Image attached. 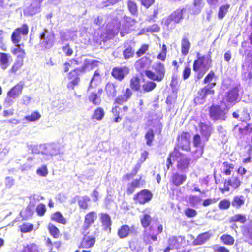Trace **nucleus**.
<instances>
[{
    "instance_id": "f257e3e1",
    "label": "nucleus",
    "mask_w": 252,
    "mask_h": 252,
    "mask_svg": "<svg viewBox=\"0 0 252 252\" xmlns=\"http://www.w3.org/2000/svg\"><path fill=\"white\" fill-rule=\"evenodd\" d=\"M140 220L142 226L145 229L143 234L144 242L146 244H149L153 241H157L158 235L163 232V225L161 224H156L151 226L152 218L148 214L142 216Z\"/></svg>"
},
{
    "instance_id": "f03ea898",
    "label": "nucleus",
    "mask_w": 252,
    "mask_h": 252,
    "mask_svg": "<svg viewBox=\"0 0 252 252\" xmlns=\"http://www.w3.org/2000/svg\"><path fill=\"white\" fill-rule=\"evenodd\" d=\"M173 161H177L176 167L180 171H185L187 169L190 164L191 159L186 154L179 151V148L175 147L173 151L170 152L167 158L166 168L168 170L171 167Z\"/></svg>"
},
{
    "instance_id": "7ed1b4c3",
    "label": "nucleus",
    "mask_w": 252,
    "mask_h": 252,
    "mask_svg": "<svg viewBox=\"0 0 252 252\" xmlns=\"http://www.w3.org/2000/svg\"><path fill=\"white\" fill-rule=\"evenodd\" d=\"M197 59L193 62V70L196 74L195 78L200 80L205 74L206 72L212 66V59L210 57L205 55L201 56L200 53H197Z\"/></svg>"
},
{
    "instance_id": "20e7f679",
    "label": "nucleus",
    "mask_w": 252,
    "mask_h": 252,
    "mask_svg": "<svg viewBox=\"0 0 252 252\" xmlns=\"http://www.w3.org/2000/svg\"><path fill=\"white\" fill-rule=\"evenodd\" d=\"M146 76L150 81L161 82L165 76V64L160 61H157L152 66V70L146 69L144 71Z\"/></svg>"
},
{
    "instance_id": "39448f33",
    "label": "nucleus",
    "mask_w": 252,
    "mask_h": 252,
    "mask_svg": "<svg viewBox=\"0 0 252 252\" xmlns=\"http://www.w3.org/2000/svg\"><path fill=\"white\" fill-rule=\"evenodd\" d=\"M129 86L132 90L144 93L154 90L157 87V84L151 81H147L141 86L140 78L138 76H135L130 79Z\"/></svg>"
},
{
    "instance_id": "423d86ee",
    "label": "nucleus",
    "mask_w": 252,
    "mask_h": 252,
    "mask_svg": "<svg viewBox=\"0 0 252 252\" xmlns=\"http://www.w3.org/2000/svg\"><path fill=\"white\" fill-rule=\"evenodd\" d=\"M86 72V65H82L68 72L67 78L70 81L67 84L69 89L74 90L76 86H78L80 81V77Z\"/></svg>"
},
{
    "instance_id": "0eeeda50",
    "label": "nucleus",
    "mask_w": 252,
    "mask_h": 252,
    "mask_svg": "<svg viewBox=\"0 0 252 252\" xmlns=\"http://www.w3.org/2000/svg\"><path fill=\"white\" fill-rule=\"evenodd\" d=\"M216 85V83L214 82L200 88L197 92L194 98L195 103L203 104L205 102L206 97L208 95H214L215 92L213 89V87H215Z\"/></svg>"
},
{
    "instance_id": "6e6552de",
    "label": "nucleus",
    "mask_w": 252,
    "mask_h": 252,
    "mask_svg": "<svg viewBox=\"0 0 252 252\" xmlns=\"http://www.w3.org/2000/svg\"><path fill=\"white\" fill-rule=\"evenodd\" d=\"M153 194L147 189H143L136 193L133 197V200L135 205H144L149 203L152 199Z\"/></svg>"
},
{
    "instance_id": "1a4fd4ad",
    "label": "nucleus",
    "mask_w": 252,
    "mask_h": 252,
    "mask_svg": "<svg viewBox=\"0 0 252 252\" xmlns=\"http://www.w3.org/2000/svg\"><path fill=\"white\" fill-rule=\"evenodd\" d=\"M24 85V82L20 81L8 91L4 101V104L7 105H12L13 99L18 97L22 93Z\"/></svg>"
},
{
    "instance_id": "9d476101",
    "label": "nucleus",
    "mask_w": 252,
    "mask_h": 252,
    "mask_svg": "<svg viewBox=\"0 0 252 252\" xmlns=\"http://www.w3.org/2000/svg\"><path fill=\"white\" fill-rule=\"evenodd\" d=\"M186 11L185 8H178L174 10L166 18L164 19L163 22L167 27H168L172 22L174 24H179L184 19V13Z\"/></svg>"
},
{
    "instance_id": "9b49d317",
    "label": "nucleus",
    "mask_w": 252,
    "mask_h": 252,
    "mask_svg": "<svg viewBox=\"0 0 252 252\" xmlns=\"http://www.w3.org/2000/svg\"><path fill=\"white\" fill-rule=\"evenodd\" d=\"M99 229L96 228L94 232V235L89 236V232L84 233L78 248L79 249H89L94 247L96 242V236L99 233Z\"/></svg>"
},
{
    "instance_id": "f8f14e48",
    "label": "nucleus",
    "mask_w": 252,
    "mask_h": 252,
    "mask_svg": "<svg viewBox=\"0 0 252 252\" xmlns=\"http://www.w3.org/2000/svg\"><path fill=\"white\" fill-rule=\"evenodd\" d=\"M210 117L214 121L225 120L226 118V112L219 105H212L209 108Z\"/></svg>"
},
{
    "instance_id": "ddd939ff",
    "label": "nucleus",
    "mask_w": 252,
    "mask_h": 252,
    "mask_svg": "<svg viewBox=\"0 0 252 252\" xmlns=\"http://www.w3.org/2000/svg\"><path fill=\"white\" fill-rule=\"evenodd\" d=\"M191 135L188 132L182 131L177 136V141L179 144L178 148L186 152H190V139Z\"/></svg>"
},
{
    "instance_id": "4468645a",
    "label": "nucleus",
    "mask_w": 252,
    "mask_h": 252,
    "mask_svg": "<svg viewBox=\"0 0 252 252\" xmlns=\"http://www.w3.org/2000/svg\"><path fill=\"white\" fill-rule=\"evenodd\" d=\"M138 233V228L135 225L129 226L127 224L122 225L117 230V234L118 237L123 239L126 238L130 235H136Z\"/></svg>"
},
{
    "instance_id": "2eb2a0df",
    "label": "nucleus",
    "mask_w": 252,
    "mask_h": 252,
    "mask_svg": "<svg viewBox=\"0 0 252 252\" xmlns=\"http://www.w3.org/2000/svg\"><path fill=\"white\" fill-rule=\"evenodd\" d=\"M146 182L142 176H139L131 182L128 183L126 189V193L128 195L133 194L137 189H140L144 187L146 185Z\"/></svg>"
},
{
    "instance_id": "dca6fc26",
    "label": "nucleus",
    "mask_w": 252,
    "mask_h": 252,
    "mask_svg": "<svg viewBox=\"0 0 252 252\" xmlns=\"http://www.w3.org/2000/svg\"><path fill=\"white\" fill-rule=\"evenodd\" d=\"M29 32V27L27 24H23L21 27L17 28L12 32L11 36V39L13 44L15 45L19 44L21 40V35H27Z\"/></svg>"
},
{
    "instance_id": "f3484780",
    "label": "nucleus",
    "mask_w": 252,
    "mask_h": 252,
    "mask_svg": "<svg viewBox=\"0 0 252 252\" xmlns=\"http://www.w3.org/2000/svg\"><path fill=\"white\" fill-rule=\"evenodd\" d=\"M129 72L130 70L126 66H116L112 68L111 75L115 80L121 82L129 73Z\"/></svg>"
},
{
    "instance_id": "a211bd4d",
    "label": "nucleus",
    "mask_w": 252,
    "mask_h": 252,
    "mask_svg": "<svg viewBox=\"0 0 252 252\" xmlns=\"http://www.w3.org/2000/svg\"><path fill=\"white\" fill-rule=\"evenodd\" d=\"M97 219V214L95 211L88 212L84 216V223L81 230L82 233L86 232Z\"/></svg>"
},
{
    "instance_id": "6ab92c4d",
    "label": "nucleus",
    "mask_w": 252,
    "mask_h": 252,
    "mask_svg": "<svg viewBox=\"0 0 252 252\" xmlns=\"http://www.w3.org/2000/svg\"><path fill=\"white\" fill-rule=\"evenodd\" d=\"M129 111V107L126 105L120 107L118 105H115L112 107L111 113L114 117V122L118 123L122 120L123 116L126 115Z\"/></svg>"
},
{
    "instance_id": "aec40b11",
    "label": "nucleus",
    "mask_w": 252,
    "mask_h": 252,
    "mask_svg": "<svg viewBox=\"0 0 252 252\" xmlns=\"http://www.w3.org/2000/svg\"><path fill=\"white\" fill-rule=\"evenodd\" d=\"M241 184V181L239 177H232L231 178L228 179L227 180H225L224 182L223 188H220V191L224 193L225 192H228L230 190L229 187L231 186L233 189H236L238 188Z\"/></svg>"
},
{
    "instance_id": "412c9836",
    "label": "nucleus",
    "mask_w": 252,
    "mask_h": 252,
    "mask_svg": "<svg viewBox=\"0 0 252 252\" xmlns=\"http://www.w3.org/2000/svg\"><path fill=\"white\" fill-rule=\"evenodd\" d=\"M238 128L236 133V136L239 138L249 139V137L252 135V127L250 123L247 124L244 127H241L239 125L235 126V129Z\"/></svg>"
},
{
    "instance_id": "4be33fe9",
    "label": "nucleus",
    "mask_w": 252,
    "mask_h": 252,
    "mask_svg": "<svg viewBox=\"0 0 252 252\" xmlns=\"http://www.w3.org/2000/svg\"><path fill=\"white\" fill-rule=\"evenodd\" d=\"M241 232L244 242L249 246H252V219L250 220L248 225L242 227Z\"/></svg>"
},
{
    "instance_id": "5701e85b",
    "label": "nucleus",
    "mask_w": 252,
    "mask_h": 252,
    "mask_svg": "<svg viewBox=\"0 0 252 252\" xmlns=\"http://www.w3.org/2000/svg\"><path fill=\"white\" fill-rule=\"evenodd\" d=\"M198 126L200 129V132L203 139V142H208L212 132L211 126L204 122H200L198 124Z\"/></svg>"
},
{
    "instance_id": "b1692460",
    "label": "nucleus",
    "mask_w": 252,
    "mask_h": 252,
    "mask_svg": "<svg viewBox=\"0 0 252 252\" xmlns=\"http://www.w3.org/2000/svg\"><path fill=\"white\" fill-rule=\"evenodd\" d=\"M226 101L231 104H235L239 101V90L237 88H233L225 94Z\"/></svg>"
},
{
    "instance_id": "393cba45",
    "label": "nucleus",
    "mask_w": 252,
    "mask_h": 252,
    "mask_svg": "<svg viewBox=\"0 0 252 252\" xmlns=\"http://www.w3.org/2000/svg\"><path fill=\"white\" fill-rule=\"evenodd\" d=\"M186 179L187 176L186 174L175 172L171 176L170 182L174 186L178 187L184 183Z\"/></svg>"
},
{
    "instance_id": "a878e982",
    "label": "nucleus",
    "mask_w": 252,
    "mask_h": 252,
    "mask_svg": "<svg viewBox=\"0 0 252 252\" xmlns=\"http://www.w3.org/2000/svg\"><path fill=\"white\" fill-rule=\"evenodd\" d=\"M100 221L103 229L105 231L111 232L112 220L110 216L106 213H101L100 215Z\"/></svg>"
},
{
    "instance_id": "bb28decb",
    "label": "nucleus",
    "mask_w": 252,
    "mask_h": 252,
    "mask_svg": "<svg viewBox=\"0 0 252 252\" xmlns=\"http://www.w3.org/2000/svg\"><path fill=\"white\" fill-rule=\"evenodd\" d=\"M11 56L9 53L0 52V67L3 70H5L9 67Z\"/></svg>"
},
{
    "instance_id": "cd10ccee",
    "label": "nucleus",
    "mask_w": 252,
    "mask_h": 252,
    "mask_svg": "<svg viewBox=\"0 0 252 252\" xmlns=\"http://www.w3.org/2000/svg\"><path fill=\"white\" fill-rule=\"evenodd\" d=\"M212 236V234L209 231L205 232L199 234L193 241L192 244L194 246L201 245L209 241Z\"/></svg>"
},
{
    "instance_id": "c85d7f7f",
    "label": "nucleus",
    "mask_w": 252,
    "mask_h": 252,
    "mask_svg": "<svg viewBox=\"0 0 252 252\" xmlns=\"http://www.w3.org/2000/svg\"><path fill=\"white\" fill-rule=\"evenodd\" d=\"M103 92V89L99 88L97 92H91L88 96V100L94 105H99L101 102V95Z\"/></svg>"
},
{
    "instance_id": "c756f323",
    "label": "nucleus",
    "mask_w": 252,
    "mask_h": 252,
    "mask_svg": "<svg viewBox=\"0 0 252 252\" xmlns=\"http://www.w3.org/2000/svg\"><path fill=\"white\" fill-rule=\"evenodd\" d=\"M45 245L49 248L48 252H58L62 247V242L60 241L53 242L51 238L48 237L45 239Z\"/></svg>"
},
{
    "instance_id": "7c9ffc66",
    "label": "nucleus",
    "mask_w": 252,
    "mask_h": 252,
    "mask_svg": "<svg viewBox=\"0 0 252 252\" xmlns=\"http://www.w3.org/2000/svg\"><path fill=\"white\" fill-rule=\"evenodd\" d=\"M180 239H181L180 236H174L170 237L168 239V246L164 249L163 252H169L171 249L178 248L181 244Z\"/></svg>"
},
{
    "instance_id": "2f4dec72",
    "label": "nucleus",
    "mask_w": 252,
    "mask_h": 252,
    "mask_svg": "<svg viewBox=\"0 0 252 252\" xmlns=\"http://www.w3.org/2000/svg\"><path fill=\"white\" fill-rule=\"evenodd\" d=\"M232 116L234 118L239 119L242 122H246L250 119V114L246 108H244L241 112H239V110L233 112Z\"/></svg>"
},
{
    "instance_id": "473e14b6",
    "label": "nucleus",
    "mask_w": 252,
    "mask_h": 252,
    "mask_svg": "<svg viewBox=\"0 0 252 252\" xmlns=\"http://www.w3.org/2000/svg\"><path fill=\"white\" fill-rule=\"evenodd\" d=\"M151 60L149 57H143L137 60L135 62V67L137 70H143L150 65Z\"/></svg>"
},
{
    "instance_id": "72a5a7b5",
    "label": "nucleus",
    "mask_w": 252,
    "mask_h": 252,
    "mask_svg": "<svg viewBox=\"0 0 252 252\" xmlns=\"http://www.w3.org/2000/svg\"><path fill=\"white\" fill-rule=\"evenodd\" d=\"M50 219L53 221L63 225L67 223V219L59 211H56L52 214Z\"/></svg>"
},
{
    "instance_id": "f704fd0d",
    "label": "nucleus",
    "mask_w": 252,
    "mask_h": 252,
    "mask_svg": "<svg viewBox=\"0 0 252 252\" xmlns=\"http://www.w3.org/2000/svg\"><path fill=\"white\" fill-rule=\"evenodd\" d=\"M191 47V43L189 39L186 36L182 38L181 43V51L184 56H186L189 53Z\"/></svg>"
},
{
    "instance_id": "c9c22d12",
    "label": "nucleus",
    "mask_w": 252,
    "mask_h": 252,
    "mask_svg": "<svg viewBox=\"0 0 252 252\" xmlns=\"http://www.w3.org/2000/svg\"><path fill=\"white\" fill-rule=\"evenodd\" d=\"M77 203L79 208L84 211H86L89 209V203L91 201L90 197L87 195L83 196H77Z\"/></svg>"
},
{
    "instance_id": "e433bc0d",
    "label": "nucleus",
    "mask_w": 252,
    "mask_h": 252,
    "mask_svg": "<svg viewBox=\"0 0 252 252\" xmlns=\"http://www.w3.org/2000/svg\"><path fill=\"white\" fill-rule=\"evenodd\" d=\"M80 64V62L75 58H72L65 62L63 64V69L64 73L68 72L70 69H73L76 66Z\"/></svg>"
},
{
    "instance_id": "4c0bfd02",
    "label": "nucleus",
    "mask_w": 252,
    "mask_h": 252,
    "mask_svg": "<svg viewBox=\"0 0 252 252\" xmlns=\"http://www.w3.org/2000/svg\"><path fill=\"white\" fill-rule=\"evenodd\" d=\"M105 92L109 97H114L117 94L116 85L112 82H108L105 86Z\"/></svg>"
},
{
    "instance_id": "58836bf2",
    "label": "nucleus",
    "mask_w": 252,
    "mask_h": 252,
    "mask_svg": "<svg viewBox=\"0 0 252 252\" xmlns=\"http://www.w3.org/2000/svg\"><path fill=\"white\" fill-rule=\"evenodd\" d=\"M105 114L104 109L101 107H98L94 110L91 118L92 120L101 121L104 118Z\"/></svg>"
},
{
    "instance_id": "ea45409f",
    "label": "nucleus",
    "mask_w": 252,
    "mask_h": 252,
    "mask_svg": "<svg viewBox=\"0 0 252 252\" xmlns=\"http://www.w3.org/2000/svg\"><path fill=\"white\" fill-rule=\"evenodd\" d=\"M247 221L246 215L242 214H236L231 216L229 219L230 223H234L240 222L242 224H245Z\"/></svg>"
},
{
    "instance_id": "a19ab883",
    "label": "nucleus",
    "mask_w": 252,
    "mask_h": 252,
    "mask_svg": "<svg viewBox=\"0 0 252 252\" xmlns=\"http://www.w3.org/2000/svg\"><path fill=\"white\" fill-rule=\"evenodd\" d=\"M43 0H32V2L28 7L29 12L31 14H35L37 13L40 8L41 4Z\"/></svg>"
},
{
    "instance_id": "79ce46f5",
    "label": "nucleus",
    "mask_w": 252,
    "mask_h": 252,
    "mask_svg": "<svg viewBox=\"0 0 252 252\" xmlns=\"http://www.w3.org/2000/svg\"><path fill=\"white\" fill-rule=\"evenodd\" d=\"M245 203V198L243 195H237L233 197L231 205L236 209H239L241 206L244 205Z\"/></svg>"
},
{
    "instance_id": "37998d69",
    "label": "nucleus",
    "mask_w": 252,
    "mask_h": 252,
    "mask_svg": "<svg viewBox=\"0 0 252 252\" xmlns=\"http://www.w3.org/2000/svg\"><path fill=\"white\" fill-rule=\"evenodd\" d=\"M221 242L225 246H233L235 243V238L229 234H224L220 237Z\"/></svg>"
},
{
    "instance_id": "c03bdc74",
    "label": "nucleus",
    "mask_w": 252,
    "mask_h": 252,
    "mask_svg": "<svg viewBox=\"0 0 252 252\" xmlns=\"http://www.w3.org/2000/svg\"><path fill=\"white\" fill-rule=\"evenodd\" d=\"M16 47L13 49L12 53L17 57L16 60H23L25 57L26 52L25 50L20 47V44L15 45Z\"/></svg>"
},
{
    "instance_id": "a18cd8bd",
    "label": "nucleus",
    "mask_w": 252,
    "mask_h": 252,
    "mask_svg": "<svg viewBox=\"0 0 252 252\" xmlns=\"http://www.w3.org/2000/svg\"><path fill=\"white\" fill-rule=\"evenodd\" d=\"M47 229L50 235L55 239H57L61 236L60 230L53 224H49L47 226Z\"/></svg>"
},
{
    "instance_id": "49530a36",
    "label": "nucleus",
    "mask_w": 252,
    "mask_h": 252,
    "mask_svg": "<svg viewBox=\"0 0 252 252\" xmlns=\"http://www.w3.org/2000/svg\"><path fill=\"white\" fill-rule=\"evenodd\" d=\"M193 145L195 148H201L203 150L206 142H203V139L199 134H195L193 137Z\"/></svg>"
},
{
    "instance_id": "de8ad7c7",
    "label": "nucleus",
    "mask_w": 252,
    "mask_h": 252,
    "mask_svg": "<svg viewBox=\"0 0 252 252\" xmlns=\"http://www.w3.org/2000/svg\"><path fill=\"white\" fill-rule=\"evenodd\" d=\"M22 252H40L39 246L34 243H30L24 246Z\"/></svg>"
},
{
    "instance_id": "09e8293b",
    "label": "nucleus",
    "mask_w": 252,
    "mask_h": 252,
    "mask_svg": "<svg viewBox=\"0 0 252 252\" xmlns=\"http://www.w3.org/2000/svg\"><path fill=\"white\" fill-rule=\"evenodd\" d=\"M23 62L24 61L23 60H16L12 66L9 70V73L11 74H15L23 65Z\"/></svg>"
},
{
    "instance_id": "8fccbe9b",
    "label": "nucleus",
    "mask_w": 252,
    "mask_h": 252,
    "mask_svg": "<svg viewBox=\"0 0 252 252\" xmlns=\"http://www.w3.org/2000/svg\"><path fill=\"white\" fill-rule=\"evenodd\" d=\"M127 6L129 12L132 15H137L138 13V5L136 2L129 0L127 2Z\"/></svg>"
},
{
    "instance_id": "3c124183",
    "label": "nucleus",
    "mask_w": 252,
    "mask_h": 252,
    "mask_svg": "<svg viewBox=\"0 0 252 252\" xmlns=\"http://www.w3.org/2000/svg\"><path fill=\"white\" fill-rule=\"evenodd\" d=\"M19 227L20 232L22 233H29L34 229L33 224L28 222L23 223Z\"/></svg>"
},
{
    "instance_id": "603ef678",
    "label": "nucleus",
    "mask_w": 252,
    "mask_h": 252,
    "mask_svg": "<svg viewBox=\"0 0 252 252\" xmlns=\"http://www.w3.org/2000/svg\"><path fill=\"white\" fill-rule=\"evenodd\" d=\"M155 133L152 129H149L145 133V138L146 140V144L151 146L154 139Z\"/></svg>"
},
{
    "instance_id": "864d4df0",
    "label": "nucleus",
    "mask_w": 252,
    "mask_h": 252,
    "mask_svg": "<svg viewBox=\"0 0 252 252\" xmlns=\"http://www.w3.org/2000/svg\"><path fill=\"white\" fill-rule=\"evenodd\" d=\"M134 55V49L131 46L126 47L123 51V55L125 59L132 58Z\"/></svg>"
},
{
    "instance_id": "5fc2aeb1",
    "label": "nucleus",
    "mask_w": 252,
    "mask_h": 252,
    "mask_svg": "<svg viewBox=\"0 0 252 252\" xmlns=\"http://www.w3.org/2000/svg\"><path fill=\"white\" fill-rule=\"evenodd\" d=\"M41 117V114L38 111H33L31 115L25 117V119L28 122H34L38 120Z\"/></svg>"
},
{
    "instance_id": "6e6d98bb",
    "label": "nucleus",
    "mask_w": 252,
    "mask_h": 252,
    "mask_svg": "<svg viewBox=\"0 0 252 252\" xmlns=\"http://www.w3.org/2000/svg\"><path fill=\"white\" fill-rule=\"evenodd\" d=\"M40 37L41 39L43 40L42 43L46 48H49L53 45V39L50 38H47L46 37V33L45 32H42L40 34Z\"/></svg>"
},
{
    "instance_id": "4d7b16f0",
    "label": "nucleus",
    "mask_w": 252,
    "mask_h": 252,
    "mask_svg": "<svg viewBox=\"0 0 252 252\" xmlns=\"http://www.w3.org/2000/svg\"><path fill=\"white\" fill-rule=\"evenodd\" d=\"M230 6L229 4H225L222 6H221L219 9V12L218 14V17L220 19H222L227 13L228 11V9L229 8Z\"/></svg>"
},
{
    "instance_id": "13d9d810",
    "label": "nucleus",
    "mask_w": 252,
    "mask_h": 252,
    "mask_svg": "<svg viewBox=\"0 0 252 252\" xmlns=\"http://www.w3.org/2000/svg\"><path fill=\"white\" fill-rule=\"evenodd\" d=\"M35 211L38 216L43 217L47 211L45 205L43 203L38 204L36 207Z\"/></svg>"
},
{
    "instance_id": "bf43d9fd",
    "label": "nucleus",
    "mask_w": 252,
    "mask_h": 252,
    "mask_svg": "<svg viewBox=\"0 0 252 252\" xmlns=\"http://www.w3.org/2000/svg\"><path fill=\"white\" fill-rule=\"evenodd\" d=\"M223 165L225 168L223 173L225 175H230L232 173V170L234 168V165L233 164L229 163L227 161H224L223 163Z\"/></svg>"
},
{
    "instance_id": "052dcab7",
    "label": "nucleus",
    "mask_w": 252,
    "mask_h": 252,
    "mask_svg": "<svg viewBox=\"0 0 252 252\" xmlns=\"http://www.w3.org/2000/svg\"><path fill=\"white\" fill-rule=\"evenodd\" d=\"M167 52V46L165 44H163L162 45L161 51L158 54L157 56L158 59L162 61H164L166 58Z\"/></svg>"
},
{
    "instance_id": "680f3d73",
    "label": "nucleus",
    "mask_w": 252,
    "mask_h": 252,
    "mask_svg": "<svg viewBox=\"0 0 252 252\" xmlns=\"http://www.w3.org/2000/svg\"><path fill=\"white\" fill-rule=\"evenodd\" d=\"M202 0H193V5L196 8L192 11V14L196 15L200 12V8L202 6Z\"/></svg>"
},
{
    "instance_id": "e2e57ef3",
    "label": "nucleus",
    "mask_w": 252,
    "mask_h": 252,
    "mask_svg": "<svg viewBox=\"0 0 252 252\" xmlns=\"http://www.w3.org/2000/svg\"><path fill=\"white\" fill-rule=\"evenodd\" d=\"M182 77L184 80L188 79L191 74V69L189 65H186L182 71Z\"/></svg>"
},
{
    "instance_id": "0e129e2a",
    "label": "nucleus",
    "mask_w": 252,
    "mask_h": 252,
    "mask_svg": "<svg viewBox=\"0 0 252 252\" xmlns=\"http://www.w3.org/2000/svg\"><path fill=\"white\" fill-rule=\"evenodd\" d=\"M22 213H25L23 216H22V218L24 220H27L29 218L32 217L33 214V209L32 208V206H28L21 213L22 214Z\"/></svg>"
},
{
    "instance_id": "69168bd1",
    "label": "nucleus",
    "mask_w": 252,
    "mask_h": 252,
    "mask_svg": "<svg viewBox=\"0 0 252 252\" xmlns=\"http://www.w3.org/2000/svg\"><path fill=\"white\" fill-rule=\"evenodd\" d=\"M99 61L96 60H93L91 62L85 63L83 66L86 65V71L93 69L94 67L98 65Z\"/></svg>"
},
{
    "instance_id": "338daca9",
    "label": "nucleus",
    "mask_w": 252,
    "mask_h": 252,
    "mask_svg": "<svg viewBox=\"0 0 252 252\" xmlns=\"http://www.w3.org/2000/svg\"><path fill=\"white\" fill-rule=\"evenodd\" d=\"M230 202L226 199L221 200L219 204L218 207L220 210H227L230 207Z\"/></svg>"
},
{
    "instance_id": "774afa93",
    "label": "nucleus",
    "mask_w": 252,
    "mask_h": 252,
    "mask_svg": "<svg viewBox=\"0 0 252 252\" xmlns=\"http://www.w3.org/2000/svg\"><path fill=\"white\" fill-rule=\"evenodd\" d=\"M149 45L146 44H142L136 52L137 57H140L146 53L148 50Z\"/></svg>"
}]
</instances>
